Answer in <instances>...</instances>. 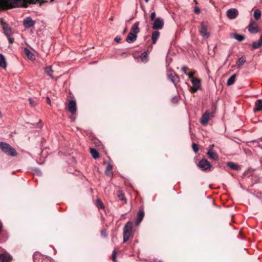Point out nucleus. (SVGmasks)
<instances>
[{"instance_id": "9", "label": "nucleus", "mask_w": 262, "mask_h": 262, "mask_svg": "<svg viewBox=\"0 0 262 262\" xmlns=\"http://www.w3.org/2000/svg\"><path fill=\"white\" fill-rule=\"evenodd\" d=\"M167 75L168 79L174 84H176V83L178 82L179 77L174 72L172 71H168Z\"/></svg>"}, {"instance_id": "8", "label": "nucleus", "mask_w": 262, "mask_h": 262, "mask_svg": "<svg viewBox=\"0 0 262 262\" xmlns=\"http://www.w3.org/2000/svg\"><path fill=\"white\" fill-rule=\"evenodd\" d=\"M191 83L193 85L191 88V90L193 92H196L201 87V83L200 80L196 77H193L191 79Z\"/></svg>"}, {"instance_id": "35", "label": "nucleus", "mask_w": 262, "mask_h": 262, "mask_svg": "<svg viewBox=\"0 0 262 262\" xmlns=\"http://www.w3.org/2000/svg\"><path fill=\"white\" fill-rule=\"evenodd\" d=\"M27 3V7L29 4H36L37 3H40V0H26Z\"/></svg>"}, {"instance_id": "28", "label": "nucleus", "mask_w": 262, "mask_h": 262, "mask_svg": "<svg viewBox=\"0 0 262 262\" xmlns=\"http://www.w3.org/2000/svg\"><path fill=\"white\" fill-rule=\"evenodd\" d=\"M246 61V57L244 56L241 57L236 62V65L238 67H241L243 65Z\"/></svg>"}, {"instance_id": "43", "label": "nucleus", "mask_w": 262, "mask_h": 262, "mask_svg": "<svg viewBox=\"0 0 262 262\" xmlns=\"http://www.w3.org/2000/svg\"><path fill=\"white\" fill-rule=\"evenodd\" d=\"M49 1L52 2L54 1V0H40V6L42 5V4L43 3L48 2Z\"/></svg>"}, {"instance_id": "55", "label": "nucleus", "mask_w": 262, "mask_h": 262, "mask_svg": "<svg viewBox=\"0 0 262 262\" xmlns=\"http://www.w3.org/2000/svg\"><path fill=\"white\" fill-rule=\"evenodd\" d=\"M2 117V115H1V112H0V118H1Z\"/></svg>"}, {"instance_id": "46", "label": "nucleus", "mask_w": 262, "mask_h": 262, "mask_svg": "<svg viewBox=\"0 0 262 262\" xmlns=\"http://www.w3.org/2000/svg\"><path fill=\"white\" fill-rule=\"evenodd\" d=\"M188 70V68L187 67H183L182 68V71L185 74H186V71Z\"/></svg>"}, {"instance_id": "12", "label": "nucleus", "mask_w": 262, "mask_h": 262, "mask_svg": "<svg viewBox=\"0 0 262 262\" xmlns=\"http://www.w3.org/2000/svg\"><path fill=\"white\" fill-rule=\"evenodd\" d=\"M207 26L205 24V23H202L201 25V28L199 31L201 35L204 37H206V38H208L210 35V33L209 32H207Z\"/></svg>"}, {"instance_id": "19", "label": "nucleus", "mask_w": 262, "mask_h": 262, "mask_svg": "<svg viewBox=\"0 0 262 262\" xmlns=\"http://www.w3.org/2000/svg\"><path fill=\"white\" fill-rule=\"evenodd\" d=\"M139 22H136L132 27L130 33L137 35L139 32Z\"/></svg>"}, {"instance_id": "2", "label": "nucleus", "mask_w": 262, "mask_h": 262, "mask_svg": "<svg viewBox=\"0 0 262 262\" xmlns=\"http://www.w3.org/2000/svg\"><path fill=\"white\" fill-rule=\"evenodd\" d=\"M0 147L2 150L7 155L13 157L17 156V153L16 150L6 142H1Z\"/></svg>"}, {"instance_id": "45", "label": "nucleus", "mask_w": 262, "mask_h": 262, "mask_svg": "<svg viewBox=\"0 0 262 262\" xmlns=\"http://www.w3.org/2000/svg\"><path fill=\"white\" fill-rule=\"evenodd\" d=\"M121 40V38L120 36H116L115 39H114V40L117 42H119L120 41V40Z\"/></svg>"}, {"instance_id": "47", "label": "nucleus", "mask_w": 262, "mask_h": 262, "mask_svg": "<svg viewBox=\"0 0 262 262\" xmlns=\"http://www.w3.org/2000/svg\"><path fill=\"white\" fill-rule=\"evenodd\" d=\"M186 75L188 76L189 78H191V79H192V78L194 77L193 76V74L192 73H189L188 74H186Z\"/></svg>"}, {"instance_id": "5", "label": "nucleus", "mask_w": 262, "mask_h": 262, "mask_svg": "<svg viewBox=\"0 0 262 262\" xmlns=\"http://www.w3.org/2000/svg\"><path fill=\"white\" fill-rule=\"evenodd\" d=\"M198 166L203 171H210L211 165L205 159H202L198 164Z\"/></svg>"}, {"instance_id": "39", "label": "nucleus", "mask_w": 262, "mask_h": 262, "mask_svg": "<svg viewBox=\"0 0 262 262\" xmlns=\"http://www.w3.org/2000/svg\"><path fill=\"white\" fill-rule=\"evenodd\" d=\"M34 171L35 173L37 176H41V171L39 169L35 168L34 169Z\"/></svg>"}, {"instance_id": "17", "label": "nucleus", "mask_w": 262, "mask_h": 262, "mask_svg": "<svg viewBox=\"0 0 262 262\" xmlns=\"http://www.w3.org/2000/svg\"><path fill=\"white\" fill-rule=\"evenodd\" d=\"M251 46L253 50L258 49L262 46V33L258 40L253 42Z\"/></svg>"}, {"instance_id": "25", "label": "nucleus", "mask_w": 262, "mask_h": 262, "mask_svg": "<svg viewBox=\"0 0 262 262\" xmlns=\"http://www.w3.org/2000/svg\"><path fill=\"white\" fill-rule=\"evenodd\" d=\"M24 52L26 55V56H27V57L30 59V60H33L34 59V54H33V53L30 51L28 49H27V48H25L24 49Z\"/></svg>"}, {"instance_id": "18", "label": "nucleus", "mask_w": 262, "mask_h": 262, "mask_svg": "<svg viewBox=\"0 0 262 262\" xmlns=\"http://www.w3.org/2000/svg\"><path fill=\"white\" fill-rule=\"evenodd\" d=\"M137 37V35L129 32L126 38V41L128 43H132L136 40Z\"/></svg>"}, {"instance_id": "1", "label": "nucleus", "mask_w": 262, "mask_h": 262, "mask_svg": "<svg viewBox=\"0 0 262 262\" xmlns=\"http://www.w3.org/2000/svg\"><path fill=\"white\" fill-rule=\"evenodd\" d=\"M26 0H0V11L13 8H27Z\"/></svg>"}, {"instance_id": "16", "label": "nucleus", "mask_w": 262, "mask_h": 262, "mask_svg": "<svg viewBox=\"0 0 262 262\" xmlns=\"http://www.w3.org/2000/svg\"><path fill=\"white\" fill-rule=\"evenodd\" d=\"M254 112L262 111V99H258L255 103V106L253 109Z\"/></svg>"}, {"instance_id": "3", "label": "nucleus", "mask_w": 262, "mask_h": 262, "mask_svg": "<svg viewBox=\"0 0 262 262\" xmlns=\"http://www.w3.org/2000/svg\"><path fill=\"white\" fill-rule=\"evenodd\" d=\"M133 224L132 222L128 221L123 227V242H127L132 235L133 231Z\"/></svg>"}, {"instance_id": "50", "label": "nucleus", "mask_w": 262, "mask_h": 262, "mask_svg": "<svg viewBox=\"0 0 262 262\" xmlns=\"http://www.w3.org/2000/svg\"><path fill=\"white\" fill-rule=\"evenodd\" d=\"M29 101H30V104H31L32 106H33V105H34V104H33V102L31 98H30V99H29Z\"/></svg>"}, {"instance_id": "29", "label": "nucleus", "mask_w": 262, "mask_h": 262, "mask_svg": "<svg viewBox=\"0 0 262 262\" xmlns=\"http://www.w3.org/2000/svg\"><path fill=\"white\" fill-rule=\"evenodd\" d=\"M253 15L255 20H259L260 18L261 15V11L259 9H256L254 11Z\"/></svg>"}, {"instance_id": "44", "label": "nucleus", "mask_w": 262, "mask_h": 262, "mask_svg": "<svg viewBox=\"0 0 262 262\" xmlns=\"http://www.w3.org/2000/svg\"><path fill=\"white\" fill-rule=\"evenodd\" d=\"M155 17H156V13L155 11H153L151 13V14H150L151 20H153L155 18Z\"/></svg>"}, {"instance_id": "37", "label": "nucleus", "mask_w": 262, "mask_h": 262, "mask_svg": "<svg viewBox=\"0 0 262 262\" xmlns=\"http://www.w3.org/2000/svg\"><path fill=\"white\" fill-rule=\"evenodd\" d=\"M112 260L114 262H117V251L114 250L112 253Z\"/></svg>"}, {"instance_id": "49", "label": "nucleus", "mask_w": 262, "mask_h": 262, "mask_svg": "<svg viewBox=\"0 0 262 262\" xmlns=\"http://www.w3.org/2000/svg\"><path fill=\"white\" fill-rule=\"evenodd\" d=\"M47 102L48 104H50V103H51V100H50V99L49 97H47Z\"/></svg>"}, {"instance_id": "11", "label": "nucleus", "mask_w": 262, "mask_h": 262, "mask_svg": "<svg viewBox=\"0 0 262 262\" xmlns=\"http://www.w3.org/2000/svg\"><path fill=\"white\" fill-rule=\"evenodd\" d=\"M254 21L251 20L250 22V24L247 27L248 31L251 34H256L259 32V29H258V28L256 26H254Z\"/></svg>"}, {"instance_id": "52", "label": "nucleus", "mask_w": 262, "mask_h": 262, "mask_svg": "<svg viewBox=\"0 0 262 262\" xmlns=\"http://www.w3.org/2000/svg\"><path fill=\"white\" fill-rule=\"evenodd\" d=\"M2 227V224L0 222V230H1Z\"/></svg>"}, {"instance_id": "41", "label": "nucleus", "mask_w": 262, "mask_h": 262, "mask_svg": "<svg viewBox=\"0 0 262 262\" xmlns=\"http://www.w3.org/2000/svg\"><path fill=\"white\" fill-rule=\"evenodd\" d=\"M194 12L195 14H199L200 13V9L198 7H195L194 9Z\"/></svg>"}, {"instance_id": "6", "label": "nucleus", "mask_w": 262, "mask_h": 262, "mask_svg": "<svg viewBox=\"0 0 262 262\" xmlns=\"http://www.w3.org/2000/svg\"><path fill=\"white\" fill-rule=\"evenodd\" d=\"M35 24V21L33 20L30 16L27 17L23 20V25L27 29H30Z\"/></svg>"}, {"instance_id": "34", "label": "nucleus", "mask_w": 262, "mask_h": 262, "mask_svg": "<svg viewBox=\"0 0 262 262\" xmlns=\"http://www.w3.org/2000/svg\"><path fill=\"white\" fill-rule=\"evenodd\" d=\"M96 206L99 209H104V206L102 202L99 199H97L96 201Z\"/></svg>"}, {"instance_id": "53", "label": "nucleus", "mask_w": 262, "mask_h": 262, "mask_svg": "<svg viewBox=\"0 0 262 262\" xmlns=\"http://www.w3.org/2000/svg\"><path fill=\"white\" fill-rule=\"evenodd\" d=\"M146 3H148L149 0H144Z\"/></svg>"}, {"instance_id": "10", "label": "nucleus", "mask_w": 262, "mask_h": 262, "mask_svg": "<svg viewBox=\"0 0 262 262\" xmlns=\"http://www.w3.org/2000/svg\"><path fill=\"white\" fill-rule=\"evenodd\" d=\"M226 14L227 16L229 19H233L237 16L238 12L237 10L235 8H231L227 11Z\"/></svg>"}, {"instance_id": "51", "label": "nucleus", "mask_w": 262, "mask_h": 262, "mask_svg": "<svg viewBox=\"0 0 262 262\" xmlns=\"http://www.w3.org/2000/svg\"><path fill=\"white\" fill-rule=\"evenodd\" d=\"M155 261L156 262H163V261H162V260H157V259H155Z\"/></svg>"}, {"instance_id": "22", "label": "nucleus", "mask_w": 262, "mask_h": 262, "mask_svg": "<svg viewBox=\"0 0 262 262\" xmlns=\"http://www.w3.org/2000/svg\"><path fill=\"white\" fill-rule=\"evenodd\" d=\"M160 36V32L158 31H155L152 32L151 36V39L152 43L155 44L157 42V39L159 38Z\"/></svg>"}, {"instance_id": "42", "label": "nucleus", "mask_w": 262, "mask_h": 262, "mask_svg": "<svg viewBox=\"0 0 262 262\" xmlns=\"http://www.w3.org/2000/svg\"><path fill=\"white\" fill-rule=\"evenodd\" d=\"M118 198L121 200H125V198L124 197V195L122 193H121L120 194H118Z\"/></svg>"}, {"instance_id": "7", "label": "nucleus", "mask_w": 262, "mask_h": 262, "mask_svg": "<svg viewBox=\"0 0 262 262\" xmlns=\"http://www.w3.org/2000/svg\"><path fill=\"white\" fill-rule=\"evenodd\" d=\"M164 26V21L162 18L158 17L155 19L152 24V28L155 30H161Z\"/></svg>"}, {"instance_id": "24", "label": "nucleus", "mask_w": 262, "mask_h": 262, "mask_svg": "<svg viewBox=\"0 0 262 262\" xmlns=\"http://www.w3.org/2000/svg\"><path fill=\"white\" fill-rule=\"evenodd\" d=\"M227 165L231 169L238 170L240 169V166L239 165L232 162H228L227 163Z\"/></svg>"}, {"instance_id": "38", "label": "nucleus", "mask_w": 262, "mask_h": 262, "mask_svg": "<svg viewBox=\"0 0 262 262\" xmlns=\"http://www.w3.org/2000/svg\"><path fill=\"white\" fill-rule=\"evenodd\" d=\"M192 147L193 150V151L195 152H197L199 150V147L198 145L196 143H193L192 144Z\"/></svg>"}, {"instance_id": "32", "label": "nucleus", "mask_w": 262, "mask_h": 262, "mask_svg": "<svg viewBox=\"0 0 262 262\" xmlns=\"http://www.w3.org/2000/svg\"><path fill=\"white\" fill-rule=\"evenodd\" d=\"M147 57H148L147 52L146 51H145L141 54V55L140 56V58L142 62H146L148 61Z\"/></svg>"}, {"instance_id": "27", "label": "nucleus", "mask_w": 262, "mask_h": 262, "mask_svg": "<svg viewBox=\"0 0 262 262\" xmlns=\"http://www.w3.org/2000/svg\"><path fill=\"white\" fill-rule=\"evenodd\" d=\"M90 153L91 154L93 158L96 159L99 157V154L98 151L93 148H90Z\"/></svg>"}, {"instance_id": "14", "label": "nucleus", "mask_w": 262, "mask_h": 262, "mask_svg": "<svg viewBox=\"0 0 262 262\" xmlns=\"http://www.w3.org/2000/svg\"><path fill=\"white\" fill-rule=\"evenodd\" d=\"M69 111L72 113L74 114L77 110L76 102L75 100H70L68 105Z\"/></svg>"}, {"instance_id": "15", "label": "nucleus", "mask_w": 262, "mask_h": 262, "mask_svg": "<svg viewBox=\"0 0 262 262\" xmlns=\"http://www.w3.org/2000/svg\"><path fill=\"white\" fill-rule=\"evenodd\" d=\"M144 212L143 210H140L137 213V218L135 221L136 225L138 226L140 224V223L141 222L144 217Z\"/></svg>"}, {"instance_id": "26", "label": "nucleus", "mask_w": 262, "mask_h": 262, "mask_svg": "<svg viewBox=\"0 0 262 262\" xmlns=\"http://www.w3.org/2000/svg\"><path fill=\"white\" fill-rule=\"evenodd\" d=\"M45 72L51 78H53V71L52 69V66H49V67H46L45 68Z\"/></svg>"}, {"instance_id": "13", "label": "nucleus", "mask_w": 262, "mask_h": 262, "mask_svg": "<svg viewBox=\"0 0 262 262\" xmlns=\"http://www.w3.org/2000/svg\"><path fill=\"white\" fill-rule=\"evenodd\" d=\"M13 33L14 32L12 28L4 32L5 35L7 37L10 44H12L14 40V38L12 37Z\"/></svg>"}, {"instance_id": "40", "label": "nucleus", "mask_w": 262, "mask_h": 262, "mask_svg": "<svg viewBox=\"0 0 262 262\" xmlns=\"http://www.w3.org/2000/svg\"><path fill=\"white\" fill-rule=\"evenodd\" d=\"M101 235L104 237H106V236H107L106 230L105 229L102 230L101 231Z\"/></svg>"}, {"instance_id": "20", "label": "nucleus", "mask_w": 262, "mask_h": 262, "mask_svg": "<svg viewBox=\"0 0 262 262\" xmlns=\"http://www.w3.org/2000/svg\"><path fill=\"white\" fill-rule=\"evenodd\" d=\"M207 154L210 159L215 161L218 160V156L217 154L215 152L213 151L211 149L208 150Z\"/></svg>"}, {"instance_id": "48", "label": "nucleus", "mask_w": 262, "mask_h": 262, "mask_svg": "<svg viewBox=\"0 0 262 262\" xmlns=\"http://www.w3.org/2000/svg\"><path fill=\"white\" fill-rule=\"evenodd\" d=\"M43 262H54L52 259L48 258L45 259Z\"/></svg>"}, {"instance_id": "36", "label": "nucleus", "mask_w": 262, "mask_h": 262, "mask_svg": "<svg viewBox=\"0 0 262 262\" xmlns=\"http://www.w3.org/2000/svg\"><path fill=\"white\" fill-rule=\"evenodd\" d=\"M8 259L6 255L4 254H0V262H7Z\"/></svg>"}, {"instance_id": "23", "label": "nucleus", "mask_w": 262, "mask_h": 262, "mask_svg": "<svg viewBox=\"0 0 262 262\" xmlns=\"http://www.w3.org/2000/svg\"><path fill=\"white\" fill-rule=\"evenodd\" d=\"M6 67L7 63L6 59L2 54H0V67L6 69Z\"/></svg>"}, {"instance_id": "31", "label": "nucleus", "mask_w": 262, "mask_h": 262, "mask_svg": "<svg viewBox=\"0 0 262 262\" xmlns=\"http://www.w3.org/2000/svg\"><path fill=\"white\" fill-rule=\"evenodd\" d=\"M236 74L232 75L227 80V85H231L233 84L235 80Z\"/></svg>"}, {"instance_id": "30", "label": "nucleus", "mask_w": 262, "mask_h": 262, "mask_svg": "<svg viewBox=\"0 0 262 262\" xmlns=\"http://www.w3.org/2000/svg\"><path fill=\"white\" fill-rule=\"evenodd\" d=\"M105 173L106 176H111L112 174V166L110 163H108Z\"/></svg>"}, {"instance_id": "33", "label": "nucleus", "mask_w": 262, "mask_h": 262, "mask_svg": "<svg viewBox=\"0 0 262 262\" xmlns=\"http://www.w3.org/2000/svg\"><path fill=\"white\" fill-rule=\"evenodd\" d=\"M1 27L4 31V32L7 31L8 30H9L11 28L5 22H2Z\"/></svg>"}, {"instance_id": "21", "label": "nucleus", "mask_w": 262, "mask_h": 262, "mask_svg": "<svg viewBox=\"0 0 262 262\" xmlns=\"http://www.w3.org/2000/svg\"><path fill=\"white\" fill-rule=\"evenodd\" d=\"M231 36L232 37L234 38L238 41H242L245 38L244 35L237 34L236 33H232Z\"/></svg>"}, {"instance_id": "54", "label": "nucleus", "mask_w": 262, "mask_h": 262, "mask_svg": "<svg viewBox=\"0 0 262 262\" xmlns=\"http://www.w3.org/2000/svg\"><path fill=\"white\" fill-rule=\"evenodd\" d=\"M125 31H126V30H124L123 31V33H125Z\"/></svg>"}, {"instance_id": "4", "label": "nucleus", "mask_w": 262, "mask_h": 262, "mask_svg": "<svg viewBox=\"0 0 262 262\" xmlns=\"http://www.w3.org/2000/svg\"><path fill=\"white\" fill-rule=\"evenodd\" d=\"M213 117V113L209 111H206L202 116L200 119V123L205 126L207 124L209 120Z\"/></svg>"}]
</instances>
